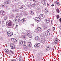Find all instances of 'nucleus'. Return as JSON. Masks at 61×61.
Here are the masks:
<instances>
[{"instance_id":"nucleus-1","label":"nucleus","mask_w":61,"mask_h":61,"mask_svg":"<svg viewBox=\"0 0 61 61\" xmlns=\"http://www.w3.org/2000/svg\"><path fill=\"white\" fill-rule=\"evenodd\" d=\"M6 23H8V25L9 28H12V25L13 24V23L11 20H9L7 21Z\"/></svg>"},{"instance_id":"nucleus-2","label":"nucleus","mask_w":61,"mask_h":61,"mask_svg":"<svg viewBox=\"0 0 61 61\" xmlns=\"http://www.w3.org/2000/svg\"><path fill=\"white\" fill-rule=\"evenodd\" d=\"M9 5V1H7L4 3H2L1 6L2 7H4L5 5Z\"/></svg>"},{"instance_id":"nucleus-3","label":"nucleus","mask_w":61,"mask_h":61,"mask_svg":"<svg viewBox=\"0 0 61 61\" xmlns=\"http://www.w3.org/2000/svg\"><path fill=\"white\" fill-rule=\"evenodd\" d=\"M26 36L29 37V36H31V33L29 32L28 31L26 33Z\"/></svg>"},{"instance_id":"nucleus-4","label":"nucleus","mask_w":61,"mask_h":61,"mask_svg":"<svg viewBox=\"0 0 61 61\" xmlns=\"http://www.w3.org/2000/svg\"><path fill=\"white\" fill-rule=\"evenodd\" d=\"M7 35L9 36H13V33L10 32H7Z\"/></svg>"},{"instance_id":"nucleus-5","label":"nucleus","mask_w":61,"mask_h":61,"mask_svg":"<svg viewBox=\"0 0 61 61\" xmlns=\"http://www.w3.org/2000/svg\"><path fill=\"white\" fill-rule=\"evenodd\" d=\"M9 18L11 19H13V18H14V15H13L12 14H10L9 15Z\"/></svg>"},{"instance_id":"nucleus-6","label":"nucleus","mask_w":61,"mask_h":61,"mask_svg":"<svg viewBox=\"0 0 61 61\" xmlns=\"http://www.w3.org/2000/svg\"><path fill=\"white\" fill-rule=\"evenodd\" d=\"M0 14L4 16L5 15V11H1L0 12Z\"/></svg>"},{"instance_id":"nucleus-7","label":"nucleus","mask_w":61,"mask_h":61,"mask_svg":"<svg viewBox=\"0 0 61 61\" xmlns=\"http://www.w3.org/2000/svg\"><path fill=\"white\" fill-rule=\"evenodd\" d=\"M26 19L23 18L22 19L20 20V22L21 23H24V22H25V21H26Z\"/></svg>"},{"instance_id":"nucleus-8","label":"nucleus","mask_w":61,"mask_h":61,"mask_svg":"<svg viewBox=\"0 0 61 61\" xmlns=\"http://www.w3.org/2000/svg\"><path fill=\"white\" fill-rule=\"evenodd\" d=\"M19 11V10H18V9H15L12 10L11 12H12V13H14V12H18Z\"/></svg>"},{"instance_id":"nucleus-9","label":"nucleus","mask_w":61,"mask_h":61,"mask_svg":"<svg viewBox=\"0 0 61 61\" xmlns=\"http://www.w3.org/2000/svg\"><path fill=\"white\" fill-rule=\"evenodd\" d=\"M35 19L36 20V21H37L38 22H39L40 21V20H41L40 18L39 17H36L35 18Z\"/></svg>"},{"instance_id":"nucleus-10","label":"nucleus","mask_w":61,"mask_h":61,"mask_svg":"<svg viewBox=\"0 0 61 61\" xmlns=\"http://www.w3.org/2000/svg\"><path fill=\"white\" fill-rule=\"evenodd\" d=\"M41 30V28L40 27L37 28L36 29V32L37 33V32H40V30Z\"/></svg>"},{"instance_id":"nucleus-11","label":"nucleus","mask_w":61,"mask_h":61,"mask_svg":"<svg viewBox=\"0 0 61 61\" xmlns=\"http://www.w3.org/2000/svg\"><path fill=\"white\" fill-rule=\"evenodd\" d=\"M51 48L50 47H49V46H46V50L47 51H48V50H50V49Z\"/></svg>"},{"instance_id":"nucleus-12","label":"nucleus","mask_w":61,"mask_h":61,"mask_svg":"<svg viewBox=\"0 0 61 61\" xmlns=\"http://www.w3.org/2000/svg\"><path fill=\"white\" fill-rule=\"evenodd\" d=\"M30 5L32 7H35L36 6V4L34 3H32L30 4Z\"/></svg>"},{"instance_id":"nucleus-13","label":"nucleus","mask_w":61,"mask_h":61,"mask_svg":"<svg viewBox=\"0 0 61 61\" xmlns=\"http://www.w3.org/2000/svg\"><path fill=\"white\" fill-rule=\"evenodd\" d=\"M58 39L56 38L54 42L55 44H57L58 43Z\"/></svg>"},{"instance_id":"nucleus-14","label":"nucleus","mask_w":61,"mask_h":61,"mask_svg":"<svg viewBox=\"0 0 61 61\" xmlns=\"http://www.w3.org/2000/svg\"><path fill=\"white\" fill-rule=\"evenodd\" d=\"M40 17L41 18H45L44 15L43 14H41L39 15Z\"/></svg>"},{"instance_id":"nucleus-15","label":"nucleus","mask_w":61,"mask_h":61,"mask_svg":"<svg viewBox=\"0 0 61 61\" xmlns=\"http://www.w3.org/2000/svg\"><path fill=\"white\" fill-rule=\"evenodd\" d=\"M18 8L19 9H22L23 7V5H20L18 6Z\"/></svg>"},{"instance_id":"nucleus-16","label":"nucleus","mask_w":61,"mask_h":61,"mask_svg":"<svg viewBox=\"0 0 61 61\" xmlns=\"http://www.w3.org/2000/svg\"><path fill=\"white\" fill-rule=\"evenodd\" d=\"M9 51V50L7 49H6L5 50V51L6 52V53L7 54H9V55H11V53H10V52H7Z\"/></svg>"},{"instance_id":"nucleus-17","label":"nucleus","mask_w":61,"mask_h":61,"mask_svg":"<svg viewBox=\"0 0 61 61\" xmlns=\"http://www.w3.org/2000/svg\"><path fill=\"white\" fill-rule=\"evenodd\" d=\"M35 39L36 41H38V40H40V38L38 36L36 37L35 38Z\"/></svg>"},{"instance_id":"nucleus-18","label":"nucleus","mask_w":61,"mask_h":61,"mask_svg":"<svg viewBox=\"0 0 61 61\" xmlns=\"http://www.w3.org/2000/svg\"><path fill=\"white\" fill-rule=\"evenodd\" d=\"M25 42L24 41H22L20 42V44L21 45H22V46H25L26 45H24V44L25 45Z\"/></svg>"},{"instance_id":"nucleus-19","label":"nucleus","mask_w":61,"mask_h":61,"mask_svg":"<svg viewBox=\"0 0 61 61\" xmlns=\"http://www.w3.org/2000/svg\"><path fill=\"white\" fill-rule=\"evenodd\" d=\"M41 55L40 53H38L36 54V56L38 58H40Z\"/></svg>"},{"instance_id":"nucleus-20","label":"nucleus","mask_w":61,"mask_h":61,"mask_svg":"<svg viewBox=\"0 0 61 61\" xmlns=\"http://www.w3.org/2000/svg\"><path fill=\"white\" fill-rule=\"evenodd\" d=\"M50 33L48 32H46V36H48L49 35H50Z\"/></svg>"},{"instance_id":"nucleus-21","label":"nucleus","mask_w":61,"mask_h":61,"mask_svg":"<svg viewBox=\"0 0 61 61\" xmlns=\"http://www.w3.org/2000/svg\"><path fill=\"white\" fill-rule=\"evenodd\" d=\"M44 10H45V13H46V14H47L48 13V11H47V10H46V9L45 8H44Z\"/></svg>"},{"instance_id":"nucleus-22","label":"nucleus","mask_w":61,"mask_h":61,"mask_svg":"<svg viewBox=\"0 0 61 61\" xmlns=\"http://www.w3.org/2000/svg\"><path fill=\"white\" fill-rule=\"evenodd\" d=\"M19 61H23V58L20 56L19 57Z\"/></svg>"},{"instance_id":"nucleus-23","label":"nucleus","mask_w":61,"mask_h":61,"mask_svg":"<svg viewBox=\"0 0 61 61\" xmlns=\"http://www.w3.org/2000/svg\"><path fill=\"white\" fill-rule=\"evenodd\" d=\"M15 19H18V20H20V16H17L15 18Z\"/></svg>"},{"instance_id":"nucleus-24","label":"nucleus","mask_w":61,"mask_h":61,"mask_svg":"<svg viewBox=\"0 0 61 61\" xmlns=\"http://www.w3.org/2000/svg\"><path fill=\"white\" fill-rule=\"evenodd\" d=\"M10 47L12 49H14V48H15V46H10Z\"/></svg>"},{"instance_id":"nucleus-25","label":"nucleus","mask_w":61,"mask_h":61,"mask_svg":"<svg viewBox=\"0 0 61 61\" xmlns=\"http://www.w3.org/2000/svg\"><path fill=\"white\" fill-rule=\"evenodd\" d=\"M15 21L17 23H18L20 21V20H18L17 19H15Z\"/></svg>"},{"instance_id":"nucleus-26","label":"nucleus","mask_w":61,"mask_h":61,"mask_svg":"<svg viewBox=\"0 0 61 61\" xmlns=\"http://www.w3.org/2000/svg\"><path fill=\"white\" fill-rule=\"evenodd\" d=\"M30 14L31 15H33L34 14V12L33 11H30Z\"/></svg>"},{"instance_id":"nucleus-27","label":"nucleus","mask_w":61,"mask_h":61,"mask_svg":"<svg viewBox=\"0 0 61 61\" xmlns=\"http://www.w3.org/2000/svg\"><path fill=\"white\" fill-rule=\"evenodd\" d=\"M27 46H32V44L31 43H28Z\"/></svg>"},{"instance_id":"nucleus-28","label":"nucleus","mask_w":61,"mask_h":61,"mask_svg":"<svg viewBox=\"0 0 61 61\" xmlns=\"http://www.w3.org/2000/svg\"><path fill=\"white\" fill-rule=\"evenodd\" d=\"M16 5V4H15V3H13L12 4V6H15Z\"/></svg>"},{"instance_id":"nucleus-29","label":"nucleus","mask_w":61,"mask_h":61,"mask_svg":"<svg viewBox=\"0 0 61 61\" xmlns=\"http://www.w3.org/2000/svg\"><path fill=\"white\" fill-rule=\"evenodd\" d=\"M7 17H6L5 16L4 17V20H7Z\"/></svg>"},{"instance_id":"nucleus-30","label":"nucleus","mask_w":61,"mask_h":61,"mask_svg":"<svg viewBox=\"0 0 61 61\" xmlns=\"http://www.w3.org/2000/svg\"><path fill=\"white\" fill-rule=\"evenodd\" d=\"M46 21H50V20H49V19L48 18H47L46 19Z\"/></svg>"},{"instance_id":"nucleus-31","label":"nucleus","mask_w":61,"mask_h":61,"mask_svg":"<svg viewBox=\"0 0 61 61\" xmlns=\"http://www.w3.org/2000/svg\"><path fill=\"white\" fill-rule=\"evenodd\" d=\"M16 41H17L16 40V39H14L13 41V42L14 43H15V42H16Z\"/></svg>"},{"instance_id":"nucleus-32","label":"nucleus","mask_w":61,"mask_h":61,"mask_svg":"<svg viewBox=\"0 0 61 61\" xmlns=\"http://www.w3.org/2000/svg\"><path fill=\"white\" fill-rule=\"evenodd\" d=\"M27 47L28 46H23V48L25 49V48H27Z\"/></svg>"},{"instance_id":"nucleus-33","label":"nucleus","mask_w":61,"mask_h":61,"mask_svg":"<svg viewBox=\"0 0 61 61\" xmlns=\"http://www.w3.org/2000/svg\"><path fill=\"white\" fill-rule=\"evenodd\" d=\"M33 1L34 2H38V0H33Z\"/></svg>"},{"instance_id":"nucleus-34","label":"nucleus","mask_w":61,"mask_h":61,"mask_svg":"<svg viewBox=\"0 0 61 61\" xmlns=\"http://www.w3.org/2000/svg\"><path fill=\"white\" fill-rule=\"evenodd\" d=\"M10 52H11V53L12 55H14V52H13L11 50H10Z\"/></svg>"},{"instance_id":"nucleus-35","label":"nucleus","mask_w":61,"mask_h":61,"mask_svg":"<svg viewBox=\"0 0 61 61\" xmlns=\"http://www.w3.org/2000/svg\"><path fill=\"white\" fill-rule=\"evenodd\" d=\"M51 31V30L50 29H48L47 31V32H48L49 33H50V31Z\"/></svg>"},{"instance_id":"nucleus-36","label":"nucleus","mask_w":61,"mask_h":61,"mask_svg":"<svg viewBox=\"0 0 61 61\" xmlns=\"http://www.w3.org/2000/svg\"><path fill=\"white\" fill-rule=\"evenodd\" d=\"M10 45H11V46H15V44H13V43L12 44H11Z\"/></svg>"},{"instance_id":"nucleus-37","label":"nucleus","mask_w":61,"mask_h":61,"mask_svg":"<svg viewBox=\"0 0 61 61\" xmlns=\"http://www.w3.org/2000/svg\"><path fill=\"white\" fill-rule=\"evenodd\" d=\"M56 10L57 13H59V10L58 9H57Z\"/></svg>"},{"instance_id":"nucleus-38","label":"nucleus","mask_w":61,"mask_h":61,"mask_svg":"<svg viewBox=\"0 0 61 61\" xmlns=\"http://www.w3.org/2000/svg\"><path fill=\"white\" fill-rule=\"evenodd\" d=\"M45 43V41H43L41 40V43L42 44H44Z\"/></svg>"},{"instance_id":"nucleus-39","label":"nucleus","mask_w":61,"mask_h":61,"mask_svg":"<svg viewBox=\"0 0 61 61\" xmlns=\"http://www.w3.org/2000/svg\"><path fill=\"white\" fill-rule=\"evenodd\" d=\"M34 26V24H33L31 25V27H33Z\"/></svg>"},{"instance_id":"nucleus-40","label":"nucleus","mask_w":61,"mask_h":61,"mask_svg":"<svg viewBox=\"0 0 61 61\" xmlns=\"http://www.w3.org/2000/svg\"><path fill=\"white\" fill-rule=\"evenodd\" d=\"M22 37L23 38H25V35H22Z\"/></svg>"},{"instance_id":"nucleus-41","label":"nucleus","mask_w":61,"mask_h":61,"mask_svg":"<svg viewBox=\"0 0 61 61\" xmlns=\"http://www.w3.org/2000/svg\"><path fill=\"white\" fill-rule=\"evenodd\" d=\"M44 28L45 29H47V27L46 26H44Z\"/></svg>"},{"instance_id":"nucleus-42","label":"nucleus","mask_w":61,"mask_h":61,"mask_svg":"<svg viewBox=\"0 0 61 61\" xmlns=\"http://www.w3.org/2000/svg\"><path fill=\"white\" fill-rule=\"evenodd\" d=\"M14 39H14L13 38H11L10 39L12 41H13Z\"/></svg>"},{"instance_id":"nucleus-43","label":"nucleus","mask_w":61,"mask_h":61,"mask_svg":"<svg viewBox=\"0 0 61 61\" xmlns=\"http://www.w3.org/2000/svg\"><path fill=\"white\" fill-rule=\"evenodd\" d=\"M42 41H46V40L45 39V38H43L42 39Z\"/></svg>"},{"instance_id":"nucleus-44","label":"nucleus","mask_w":61,"mask_h":61,"mask_svg":"<svg viewBox=\"0 0 61 61\" xmlns=\"http://www.w3.org/2000/svg\"><path fill=\"white\" fill-rule=\"evenodd\" d=\"M57 4L58 5H60V3L59 2H58L57 3Z\"/></svg>"},{"instance_id":"nucleus-45","label":"nucleus","mask_w":61,"mask_h":61,"mask_svg":"<svg viewBox=\"0 0 61 61\" xmlns=\"http://www.w3.org/2000/svg\"><path fill=\"white\" fill-rule=\"evenodd\" d=\"M57 19H58V18H59V15H57Z\"/></svg>"},{"instance_id":"nucleus-46","label":"nucleus","mask_w":61,"mask_h":61,"mask_svg":"<svg viewBox=\"0 0 61 61\" xmlns=\"http://www.w3.org/2000/svg\"><path fill=\"white\" fill-rule=\"evenodd\" d=\"M38 46V44H36L34 46Z\"/></svg>"},{"instance_id":"nucleus-47","label":"nucleus","mask_w":61,"mask_h":61,"mask_svg":"<svg viewBox=\"0 0 61 61\" xmlns=\"http://www.w3.org/2000/svg\"><path fill=\"white\" fill-rule=\"evenodd\" d=\"M41 3L43 4H44V1H41Z\"/></svg>"},{"instance_id":"nucleus-48","label":"nucleus","mask_w":61,"mask_h":61,"mask_svg":"<svg viewBox=\"0 0 61 61\" xmlns=\"http://www.w3.org/2000/svg\"><path fill=\"white\" fill-rule=\"evenodd\" d=\"M59 20L60 22L61 23V18H60V19H59Z\"/></svg>"},{"instance_id":"nucleus-49","label":"nucleus","mask_w":61,"mask_h":61,"mask_svg":"<svg viewBox=\"0 0 61 61\" xmlns=\"http://www.w3.org/2000/svg\"><path fill=\"white\" fill-rule=\"evenodd\" d=\"M38 46H40V44L39 43L38 44Z\"/></svg>"},{"instance_id":"nucleus-50","label":"nucleus","mask_w":61,"mask_h":61,"mask_svg":"<svg viewBox=\"0 0 61 61\" xmlns=\"http://www.w3.org/2000/svg\"><path fill=\"white\" fill-rule=\"evenodd\" d=\"M15 1H16V0H12V2H15Z\"/></svg>"},{"instance_id":"nucleus-51","label":"nucleus","mask_w":61,"mask_h":61,"mask_svg":"<svg viewBox=\"0 0 61 61\" xmlns=\"http://www.w3.org/2000/svg\"><path fill=\"white\" fill-rule=\"evenodd\" d=\"M12 61H16V60H15L13 59V60Z\"/></svg>"},{"instance_id":"nucleus-52","label":"nucleus","mask_w":61,"mask_h":61,"mask_svg":"<svg viewBox=\"0 0 61 61\" xmlns=\"http://www.w3.org/2000/svg\"><path fill=\"white\" fill-rule=\"evenodd\" d=\"M38 46H34V47H35V48H36V47H38Z\"/></svg>"},{"instance_id":"nucleus-53","label":"nucleus","mask_w":61,"mask_h":61,"mask_svg":"<svg viewBox=\"0 0 61 61\" xmlns=\"http://www.w3.org/2000/svg\"><path fill=\"white\" fill-rule=\"evenodd\" d=\"M46 22L47 23H49V21H46Z\"/></svg>"},{"instance_id":"nucleus-54","label":"nucleus","mask_w":61,"mask_h":61,"mask_svg":"<svg viewBox=\"0 0 61 61\" xmlns=\"http://www.w3.org/2000/svg\"><path fill=\"white\" fill-rule=\"evenodd\" d=\"M54 6V5H51V6Z\"/></svg>"},{"instance_id":"nucleus-55","label":"nucleus","mask_w":61,"mask_h":61,"mask_svg":"<svg viewBox=\"0 0 61 61\" xmlns=\"http://www.w3.org/2000/svg\"><path fill=\"white\" fill-rule=\"evenodd\" d=\"M18 25H16L15 26V27H18Z\"/></svg>"},{"instance_id":"nucleus-56","label":"nucleus","mask_w":61,"mask_h":61,"mask_svg":"<svg viewBox=\"0 0 61 61\" xmlns=\"http://www.w3.org/2000/svg\"><path fill=\"white\" fill-rule=\"evenodd\" d=\"M29 38H32V37L31 36L29 37Z\"/></svg>"},{"instance_id":"nucleus-57","label":"nucleus","mask_w":61,"mask_h":61,"mask_svg":"<svg viewBox=\"0 0 61 61\" xmlns=\"http://www.w3.org/2000/svg\"><path fill=\"white\" fill-rule=\"evenodd\" d=\"M46 4V3L45 2H44V4H43V5H45Z\"/></svg>"},{"instance_id":"nucleus-58","label":"nucleus","mask_w":61,"mask_h":61,"mask_svg":"<svg viewBox=\"0 0 61 61\" xmlns=\"http://www.w3.org/2000/svg\"><path fill=\"white\" fill-rule=\"evenodd\" d=\"M55 3H57V1H55Z\"/></svg>"},{"instance_id":"nucleus-59","label":"nucleus","mask_w":61,"mask_h":61,"mask_svg":"<svg viewBox=\"0 0 61 61\" xmlns=\"http://www.w3.org/2000/svg\"><path fill=\"white\" fill-rule=\"evenodd\" d=\"M51 24H53V22H52V21H51Z\"/></svg>"},{"instance_id":"nucleus-60","label":"nucleus","mask_w":61,"mask_h":61,"mask_svg":"<svg viewBox=\"0 0 61 61\" xmlns=\"http://www.w3.org/2000/svg\"><path fill=\"white\" fill-rule=\"evenodd\" d=\"M1 24V21H0V25Z\"/></svg>"},{"instance_id":"nucleus-61","label":"nucleus","mask_w":61,"mask_h":61,"mask_svg":"<svg viewBox=\"0 0 61 61\" xmlns=\"http://www.w3.org/2000/svg\"><path fill=\"white\" fill-rule=\"evenodd\" d=\"M47 5H48H48H49V4L48 3H47Z\"/></svg>"},{"instance_id":"nucleus-62","label":"nucleus","mask_w":61,"mask_h":61,"mask_svg":"<svg viewBox=\"0 0 61 61\" xmlns=\"http://www.w3.org/2000/svg\"><path fill=\"white\" fill-rule=\"evenodd\" d=\"M53 28H54V29H55V27H52Z\"/></svg>"},{"instance_id":"nucleus-63","label":"nucleus","mask_w":61,"mask_h":61,"mask_svg":"<svg viewBox=\"0 0 61 61\" xmlns=\"http://www.w3.org/2000/svg\"><path fill=\"white\" fill-rule=\"evenodd\" d=\"M20 16H21V17H22V15H21V14L20 15Z\"/></svg>"},{"instance_id":"nucleus-64","label":"nucleus","mask_w":61,"mask_h":61,"mask_svg":"<svg viewBox=\"0 0 61 61\" xmlns=\"http://www.w3.org/2000/svg\"><path fill=\"white\" fill-rule=\"evenodd\" d=\"M34 57H35V56H33V58H34Z\"/></svg>"}]
</instances>
